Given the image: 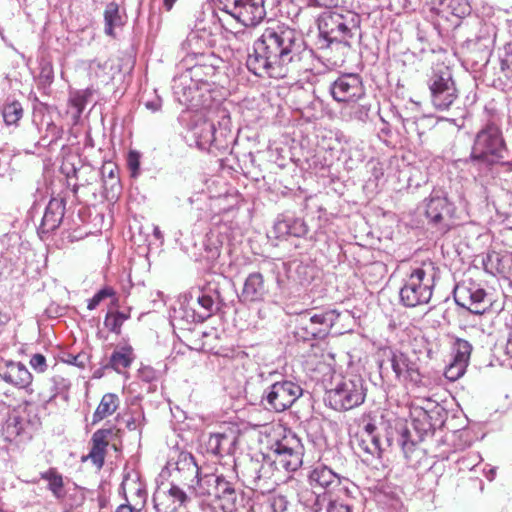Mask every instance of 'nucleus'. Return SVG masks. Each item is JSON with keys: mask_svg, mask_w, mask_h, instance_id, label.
<instances>
[{"mask_svg": "<svg viewBox=\"0 0 512 512\" xmlns=\"http://www.w3.org/2000/svg\"><path fill=\"white\" fill-rule=\"evenodd\" d=\"M126 427L131 431L137 429V419L134 416L129 417V419L126 420Z\"/></svg>", "mask_w": 512, "mask_h": 512, "instance_id": "59", "label": "nucleus"}, {"mask_svg": "<svg viewBox=\"0 0 512 512\" xmlns=\"http://www.w3.org/2000/svg\"><path fill=\"white\" fill-rule=\"evenodd\" d=\"M51 382L53 391L51 399L56 397L58 394L67 392L70 388L69 380L59 375L52 377Z\"/></svg>", "mask_w": 512, "mask_h": 512, "instance_id": "44", "label": "nucleus"}, {"mask_svg": "<svg viewBox=\"0 0 512 512\" xmlns=\"http://www.w3.org/2000/svg\"><path fill=\"white\" fill-rule=\"evenodd\" d=\"M218 67L210 61V58H203L185 72L173 79V90L179 100L190 102L193 100V92L198 89L199 84H208L217 74Z\"/></svg>", "mask_w": 512, "mask_h": 512, "instance_id": "7", "label": "nucleus"}, {"mask_svg": "<svg viewBox=\"0 0 512 512\" xmlns=\"http://www.w3.org/2000/svg\"><path fill=\"white\" fill-rule=\"evenodd\" d=\"M357 446L359 452L362 453V456L365 457L366 461L369 460V456L380 458L381 453L384 450L380 441L370 442L364 435L357 438Z\"/></svg>", "mask_w": 512, "mask_h": 512, "instance_id": "35", "label": "nucleus"}, {"mask_svg": "<svg viewBox=\"0 0 512 512\" xmlns=\"http://www.w3.org/2000/svg\"><path fill=\"white\" fill-rule=\"evenodd\" d=\"M4 432L7 438H15L19 436L23 430V422L18 416H11L4 425Z\"/></svg>", "mask_w": 512, "mask_h": 512, "instance_id": "41", "label": "nucleus"}, {"mask_svg": "<svg viewBox=\"0 0 512 512\" xmlns=\"http://www.w3.org/2000/svg\"><path fill=\"white\" fill-rule=\"evenodd\" d=\"M360 19L357 14L348 13L346 16L331 13L319 25L320 33L329 42H339L350 46L349 39L353 37V30L359 28Z\"/></svg>", "mask_w": 512, "mask_h": 512, "instance_id": "11", "label": "nucleus"}, {"mask_svg": "<svg viewBox=\"0 0 512 512\" xmlns=\"http://www.w3.org/2000/svg\"><path fill=\"white\" fill-rule=\"evenodd\" d=\"M88 101V93L87 92H77L73 96H71L69 102L71 107L75 110L73 113V118L75 120L79 119L83 110L86 107Z\"/></svg>", "mask_w": 512, "mask_h": 512, "instance_id": "40", "label": "nucleus"}, {"mask_svg": "<svg viewBox=\"0 0 512 512\" xmlns=\"http://www.w3.org/2000/svg\"><path fill=\"white\" fill-rule=\"evenodd\" d=\"M428 87L432 104L438 110L449 109L458 96L452 73L447 67L433 70Z\"/></svg>", "mask_w": 512, "mask_h": 512, "instance_id": "10", "label": "nucleus"}, {"mask_svg": "<svg viewBox=\"0 0 512 512\" xmlns=\"http://www.w3.org/2000/svg\"><path fill=\"white\" fill-rule=\"evenodd\" d=\"M190 500L184 490L176 485H171L167 490L158 488L153 496L155 508L158 512L161 509L175 512L180 508H186Z\"/></svg>", "mask_w": 512, "mask_h": 512, "instance_id": "19", "label": "nucleus"}, {"mask_svg": "<svg viewBox=\"0 0 512 512\" xmlns=\"http://www.w3.org/2000/svg\"><path fill=\"white\" fill-rule=\"evenodd\" d=\"M115 171H116V168H111L109 171H108V174H107V178L110 180L111 182V189H114L115 187H117L118 189H120V180L119 178L117 177V175L115 174Z\"/></svg>", "mask_w": 512, "mask_h": 512, "instance_id": "57", "label": "nucleus"}, {"mask_svg": "<svg viewBox=\"0 0 512 512\" xmlns=\"http://www.w3.org/2000/svg\"><path fill=\"white\" fill-rule=\"evenodd\" d=\"M111 298V304L112 306L118 305V298L116 297V291L110 287L105 286L102 289H100L89 301L87 308L89 310H94L104 299Z\"/></svg>", "mask_w": 512, "mask_h": 512, "instance_id": "37", "label": "nucleus"}, {"mask_svg": "<svg viewBox=\"0 0 512 512\" xmlns=\"http://www.w3.org/2000/svg\"><path fill=\"white\" fill-rule=\"evenodd\" d=\"M269 507L272 512H285L288 508V500L284 495H274L269 498Z\"/></svg>", "mask_w": 512, "mask_h": 512, "instance_id": "46", "label": "nucleus"}, {"mask_svg": "<svg viewBox=\"0 0 512 512\" xmlns=\"http://www.w3.org/2000/svg\"><path fill=\"white\" fill-rule=\"evenodd\" d=\"M139 377L145 382H152L157 378V375L153 368L143 367L139 370Z\"/></svg>", "mask_w": 512, "mask_h": 512, "instance_id": "55", "label": "nucleus"}, {"mask_svg": "<svg viewBox=\"0 0 512 512\" xmlns=\"http://www.w3.org/2000/svg\"><path fill=\"white\" fill-rule=\"evenodd\" d=\"M65 214V201L52 198L46 206L40 226L39 234H48L55 231L61 224Z\"/></svg>", "mask_w": 512, "mask_h": 512, "instance_id": "21", "label": "nucleus"}, {"mask_svg": "<svg viewBox=\"0 0 512 512\" xmlns=\"http://www.w3.org/2000/svg\"><path fill=\"white\" fill-rule=\"evenodd\" d=\"M386 443L388 447L399 446L407 459L411 457L415 449V442L410 439V431L404 424H399L395 427V435L387 436Z\"/></svg>", "mask_w": 512, "mask_h": 512, "instance_id": "25", "label": "nucleus"}, {"mask_svg": "<svg viewBox=\"0 0 512 512\" xmlns=\"http://www.w3.org/2000/svg\"><path fill=\"white\" fill-rule=\"evenodd\" d=\"M351 109L352 118L361 122H366L368 120L371 111L370 104L353 105Z\"/></svg>", "mask_w": 512, "mask_h": 512, "instance_id": "45", "label": "nucleus"}, {"mask_svg": "<svg viewBox=\"0 0 512 512\" xmlns=\"http://www.w3.org/2000/svg\"><path fill=\"white\" fill-rule=\"evenodd\" d=\"M377 427L373 423H367L363 428V433L361 435H364L367 437V440L370 442L374 441H380L379 436L376 434Z\"/></svg>", "mask_w": 512, "mask_h": 512, "instance_id": "53", "label": "nucleus"}, {"mask_svg": "<svg viewBox=\"0 0 512 512\" xmlns=\"http://www.w3.org/2000/svg\"><path fill=\"white\" fill-rule=\"evenodd\" d=\"M145 107L152 112H157L162 107V99L159 96H154L152 100L145 102Z\"/></svg>", "mask_w": 512, "mask_h": 512, "instance_id": "56", "label": "nucleus"}, {"mask_svg": "<svg viewBox=\"0 0 512 512\" xmlns=\"http://www.w3.org/2000/svg\"><path fill=\"white\" fill-rule=\"evenodd\" d=\"M302 395V388L289 380L271 384L263 393L261 403L265 409L283 412L290 408Z\"/></svg>", "mask_w": 512, "mask_h": 512, "instance_id": "12", "label": "nucleus"}, {"mask_svg": "<svg viewBox=\"0 0 512 512\" xmlns=\"http://www.w3.org/2000/svg\"><path fill=\"white\" fill-rule=\"evenodd\" d=\"M104 32L106 35L114 37L116 28L125 24V17L120 13L119 5L116 2H110L104 10Z\"/></svg>", "mask_w": 512, "mask_h": 512, "instance_id": "27", "label": "nucleus"}, {"mask_svg": "<svg viewBox=\"0 0 512 512\" xmlns=\"http://www.w3.org/2000/svg\"><path fill=\"white\" fill-rule=\"evenodd\" d=\"M128 318L129 315L121 311L108 312L105 316L104 325L109 331L119 335L124 321Z\"/></svg>", "mask_w": 512, "mask_h": 512, "instance_id": "36", "label": "nucleus"}, {"mask_svg": "<svg viewBox=\"0 0 512 512\" xmlns=\"http://www.w3.org/2000/svg\"><path fill=\"white\" fill-rule=\"evenodd\" d=\"M330 92L337 102H351L362 98L365 89L358 74H343L331 84Z\"/></svg>", "mask_w": 512, "mask_h": 512, "instance_id": "17", "label": "nucleus"}, {"mask_svg": "<svg viewBox=\"0 0 512 512\" xmlns=\"http://www.w3.org/2000/svg\"><path fill=\"white\" fill-rule=\"evenodd\" d=\"M48 130H50L53 133L54 138L52 140H50V142H49V143H52L54 140H56L59 137L60 131H59L58 127L53 123H50L48 125Z\"/></svg>", "mask_w": 512, "mask_h": 512, "instance_id": "60", "label": "nucleus"}, {"mask_svg": "<svg viewBox=\"0 0 512 512\" xmlns=\"http://www.w3.org/2000/svg\"><path fill=\"white\" fill-rule=\"evenodd\" d=\"M215 490H216V504L213 506L214 510L221 509L222 512H234L236 507L235 501V489L231 483L228 482L223 476H216L215 478Z\"/></svg>", "mask_w": 512, "mask_h": 512, "instance_id": "22", "label": "nucleus"}, {"mask_svg": "<svg viewBox=\"0 0 512 512\" xmlns=\"http://www.w3.org/2000/svg\"><path fill=\"white\" fill-rule=\"evenodd\" d=\"M119 406V398L114 393H106L103 395L98 407L93 414L92 423L95 424L104 418L112 415Z\"/></svg>", "mask_w": 512, "mask_h": 512, "instance_id": "29", "label": "nucleus"}, {"mask_svg": "<svg viewBox=\"0 0 512 512\" xmlns=\"http://www.w3.org/2000/svg\"><path fill=\"white\" fill-rule=\"evenodd\" d=\"M467 366L464 363L452 360L446 367L444 375L449 381H457L465 374Z\"/></svg>", "mask_w": 512, "mask_h": 512, "instance_id": "42", "label": "nucleus"}, {"mask_svg": "<svg viewBox=\"0 0 512 512\" xmlns=\"http://www.w3.org/2000/svg\"><path fill=\"white\" fill-rule=\"evenodd\" d=\"M317 7H330L336 4V0H311Z\"/></svg>", "mask_w": 512, "mask_h": 512, "instance_id": "58", "label": "nucleus"}, {"mask_svg": "<svg viewBox=\"0 0 512 512\" xmlns=\"http://www.w3.org/2000/svg\"><path fill=\"white\" fill-rule=\"evenodd\" d=\"M388 361L398 381H409L419 384L422 380L420 358L415 352L404 353L400 350H390Z\"/></svg>", "mask_w": 512, "mask_h": 512, "instance_id": "15", "label": "nucleus"}, {"mask_svg": "<svg viewBox=\"0 0 512 512\" xmlns=\"http://www.w3.org/2000/svg\"><path fill=\"white\" fill-rule=\"evenodd\" d=\"M133 358V350L131 347H121L112 353L109 366L115 371L121 372L122 369H126L131 365Z\"/></svg>", "mask_w": 512, "mask_h": 512, "instance_id": "32", "label": "nucleus"}, {"mask_svg": "<svg viewBox=\"0 0 512 512\" xmlns=\"http://www.w3.org/2000/svg\"><path fill=\"white\" fill-rule=\"evenodd\" d=\"M30 365L37 372H44L47 368L46 358L42 354H34L30 359Z\"/></svg>", "mask_w": 512, "mask_h": 512, "instance_id": "51", "label": "nucleus"}, {"mask_svg": "<svg viewBox=\"0 0 512 512\" xmlns=\"http://www.w3.org/2000/svg\"><path fill=\"white\" fill-rule=\"evenodd\" d=\"M136 497L138 499L137 502L135 503H128V504H123V505H120L116 512H120L121 509L123 508H128L129 509V512H141V510L143 509L144 507V503L146 501V497H147V493L145 490H142V489H137V492H136Z\"/></svg>", "mask_w": 512, "mask_h": 512, "instance_id": "43", "label": "nucleus"}, {"mask_svg": "<svg viewBox=\"0 0 512 512\" xmlns=\"http://www.w3.org/2000/svg\"><path fill=\"white\" fill-rule=\"evenodd\" d=\"M506 144L502 131L494 122H488L476 134L470 161L479 170H489L497 164H504Z\"/></svg>", "mask_w": 512, "mask_h": 512, "instance_id": "3", "label": "nucleus"}, {"mask_svg": "<svg viewBox=\"0 0 512 512\" xmlns=\"http://www.w3.org/2000/svg\"><path fill=\"white\" fill-rule=\"evenodd\" d=\"M176 0H163V5L167 11H170Z\"/></svg>", "mask_w": 512, "mask_h": 512, "instance_id": "63", "label": "nucleus"}, {"mask_svg": "<svg viewBox=\"0 0 512 512\" xmlns=\"http://www.w3.org/2000/svg\"><path fill=\"white\" fill-rule=\"evenodd\" d=\"M472 349L473 347L469 341L456 337L452 344L453 360L468 365Z\"/></svg>", "mask_w": 512, "mask_h": 512, "instance_id": "34", "label": "nucleus"}, {"mask_svg": "<svg viewBox=\"0 0 512 512\" xmlns=\"http://www.w3.org/2000/svg\"><path fill=\"white\" fill-rule=\"evenodd\" d=\"M87 360H88V358L85 354H78V355L69 354L65 361L71 365H74V366H77L80 368H84Z\"/></svg>", "mask_w": 512, "mask_h": 512, "instance_id": "54", "label": "nucleus"}, {"mask_svg": "<svg viewBox=\"0 0 512 512\" xmlns=\"http://www.w3.org/2000/svg\"><path fill=\"white\" fill-rule=\"evenodd\" d=\"M274 231L278 238L285 236L304 237L308 233V226L301 218L285 217L275 222Z\"/></svg>", "mask_w": 512, "mask_h": 512, "instance_id": "24", "label": "nucleus"}, {"mask_svg": "<svg viewBox=\"0 0 512 512\" xmlns=\"http://www.w3.org/2000/svg\"><path fill=\"white\" fill-rule=\"evenodd\" d=\"M414 429L417 430L420 436L428 435L433 431V425L429 421V415L426 411H420L417 418L413 419Z\"/></svg>", "mask_w": 512, "mask_h": 512, "instance_id": "39", "label": "nucleus"}, {"mask_svg": "<svg viewBox=\"0 0 512 512\" xmlns=\"http://www.w3.org/2000/svg\"><path fill=\"white\" fill-rule=\"evenodd\" d=\"M402 124L406 134L410 138L416 136L418 141L422 143L427 130L432 126V120L427 116H421L419 118L412 117L403 119Z\"/></svg>", "mask_w": 512, "mask_h": 512, "instance_id": "26", "label": "nucleus"}, {"mask_svg": "<svg viewBox=\"0 0 512 512\" xmlns=\"http://www.w3.org/2000/svg\"><path fill=\"white\" fill-rule=\"evenodd\" d=\"M269 287L261 272L255 271L245 278L241 292L238 294L240 303L245 305L264 302L268 297Z\"/></svg>", "mask_w": 512, "mask_h": 512, "instance_id": "18", "label": "nucleus"}, {"mask_svg": "<svg viewBox=\"0 0 512 512\" xmlns=\"http://www.w3.org/2000/svg\"><path fill=\"white\" fill-rule=\"evenodd\" d=\"M113 435L112 428L99 429L92 435V447L88 457L91 459L93 464L101 468L104 464V458L106 454V448L109 444V439Z\"/></svg>", "mask_w": 512, "mask_h": 512, "instance_id": "23", "label": "nucleus"}, {"mask_svg": "<svg viewBox=\"0 0 512 512\" xmlns=\"http://www.w3.org/2000/svg\"><path fill=\"white\" fill-rule=\"evenodd\" d=\"M127 165L131 171V176L136 177L140 169V154L136 151H130L127 158Z\"/></svg>", "mask_w": 512, "mask_h": 512, "instance_id": "48", "label": "nucleus"}, {"mask_svg": "<svg viewBox=\"0 0 512 512\" xmlns=\"http://www.w3.org/2000/svg\"><path fill=\"white\" fill-rule=\"evenodd\" d=\"M205 246V257L209 261H215L220 256V245L218 244V241H214L211 238H208Z\"/></svg>", "mask_w": 512, "mask_h": 512, "instance_id": "47", "label": "nucleus"}, {"mask_svg": "<svg viewBox=\"0 0 512 512\" xmlns=\"http://www.w3.org/2000/svg\"><path fill=\"white\" fill-rule=\"evenodd\" d=\"M304 447L299 437L287 433L271 445L270 453L266 456L272 468L285 472H294L303 462Z\"/></svg>", "mask_w": 512, "mask_h": 512, "instance_id": "6", "label": "nucleus"}, {"mask_svg": "<svg viewBox=\"0 0 512 512\" xmlns=\"http://www.w3.org/2000/svg\"><path fill=\"white\" fill-rule=\"evenodd\" d=\"M453 298L458 306L475 315L484 314L489 307L485 289L471 278L462 280L455 286Z\"/></svg>", "mask_w": 512, "mask_h": 512, "instance_id": "13", "label": "nucleus"}, {"mask_svg": "<svg viewBox=\"0 0 512 512\" xmlns=\"http://www.w3.org/2000/svg\"><path fill=\"white\" fill-rule=\"evenodd\" d=\"M313 62V50L296 29L272 23L253 43L246 66L256 76L280 79L312 70Z\"/></svg>", "mask_w": 512, "mask_h": 512, "instance_id": "1", "label": "nucleus"}, {"mask_svg": "<svg viewBox=\"0 0 512 512\" xmlns=\"http://www.w3.org/2000/svg\"><path fill=\"white\" fill-rule=\"evenodd\" d=\"M428 224L440 235L446 234L454 225L455 207L442 191H433L423 202Z\"/></svg>", "mask_w": 512, "mask_h": 512, "instance_id": "9", "label": "nucleus"}, {"mask_svg": "<svg viewBox=\"0 0 512 512\" xmlns=\"http://www.w3.org/2000/svg\"><path fill=\"white\" fill-rule=\"evenodd\" d=\"M215 132V127L211 123H204L200 127L199 133H195L196 144L199 147V149L210 151L211 146L216 141Z\"/></svg>", "mask_w": 512, "mask_h": 512, "instance_id": "33", "label": "nucleus"}, {"mask_svg": "<svg viewBox=\"0 0 512 512\" xmlns=\"http://www.w3.org/2000/svg\"><path fill=\"white\" fill-rule=\"evenodd\" d=\"M198 304L204 308L207 312L206 317H209L212 314L214 307V300L211 296L202 294L197 297Z\"/></svg>", "mask_w": 512, "mask_h": 512, "instance_id": "52", "label": "nucleus"}, {"mask_svg": "<svg viewBox=\"0 0 512 512\" xmlns=\"http://www.w3.org/2000/svg\"><path fill=\"white\" fill-rule=\"evenodd\" d=\"M179 464H183L187 466L188 470H191L193 473H195V476L198 477L199 475V467L195 461V458L190 453H182L180 455Z\"/></svg>", "mask_w": 512, "mask_h": 512, "instance_id": "49", "label": "nucleus"}, {"mask_svg": "<svg viewBox=\"0 0 512 512\" xmlns=\"http://www.w3.org/2000/svg\"><path fill=\"white\" fill-rule=\"evenodd\" d=\"M0 377L18 388H26L32 382V374L21 362L5 360L0 363Z\"/></svg>", "mask_w": 512, "mask_h": 512, "instance_id": "20", "label": "nucleus"}, {"mask_svg": "<svg viewBox=\"0 0 512 512\" xmlns=\"http://www.w3.org/2000/svg\"><path fill=\"white\" fill-rule=\"evenodd\" d=\"M243 483L253 490H269V481L274 476V469L267 457L263 461L250 459L241 469Z\"/></svg>", "mask_w": 512, "mask_h": 512, "instance_id": "16", "label": "nucleus"}, {"mask_svg": "<svg viewBox=\"0 0 512 512\" xmlns=\"http://www.w3.org/2000/svg\"><path fill=\"white\" fill-rule=\"evenodd\" d=\"M153 234L154 236L157 238V239H162L163 238V235H162V232L160 231L159 227L158 226H155L154 229H153Z\"/></svg>", "mask_w": 512, "mask_h": 512, "instance_id": "64", "label": "nucleus"}, {"mask_svg": "<svg viewBox=\"0 0 512 512\" xmlns=\"http://www.w3.org/2000/svg\"><path fill=\"white\" fill-rule=\"evenodd\" d=\"M233 440L224 433H214L209 436L207 450L216 456L230 453Z\"/></svg>", "mask_w": 512, "mask_h": 512, "instance_id": "31", "label": "nucleus"}, {"mask_svg": "<svg viewBox=\"0 0 512 512\" xmlns=\"http://www.w3.org/2000/svg\"><path fill=\"white\" fill-rule=\"evenodd\" d=\"M39 69V84L43 87L49 86L54 79V70L52 64L49 61L42 59L39 63Z\"/></svg>", "mask_w": 512, "mask_h": 512, "instance_id": "38", "label": "nucleus"}, {"mask_svg": "<svg viewBox=\"0 0 512 512\" xmlns=\"http://www.w3.org/2000/svg\"><path fill=\"white\" fill-rule=\"evenodd\" d=\"M469 10L467 5L460 7L459 9L453 8L452 13L456 16H460L461 14H465Z\"/></svg>", "mask_w": 512, "mask_h": 512, "instance_id": "62", "label": "nucleus"}, {"mask_svg": "<svg viewBox=\"0 0 512 512\" xmlns=\"http://www.w3.org/2000/svg\"><path fill=\"white\" fill-rule=\"evenodd\" d=\"M22 104L14 98L8 97L1 106V114L6 125H18L23 117Z\"/></svg>", "mask_w": 512, "mask_h": 512, "instance_id": "28", "label": "nucleus"}, {"mask_svg": "<svg viewBox=\"0 0 512 512\" xmlns=\"http://www.w3.org/2000/svg\"><path fill=\"white\" fill-rule=\"evenodd\" d=\"M40 478L47 482L48 490L57 499L64 497V481L62 475L56 468H49L48 470L40 473Z\"/></svg>", "mask_w": 512, "mask_h": 512, "instance_id": "30", "label": "nucleus"}, {"mask_svg": "<svg viewBox=\"0 0 512 512\" xmlns=\"http://www.w3.org/2000/svg\"><path fill=\"white\" fill-rule=\"evenodd\" d=\"M433 270L432 264H424L422 267L415 268L405 279L400 289V301L409 308L427 304L433 293L434 274L429 272Z\"/></svg>", "mask_w": 512, "mask_h": 512, "instance_id": "5", "label": "nucleus"}, {"mask_svg": "<svg viewBox=\"0 0 512 512\" xmlns=\"http://www.w3.org/2000/svg\"><path fill=\"white\" fill-rule=\"evenodd\" d=\"M269 266H270V271L273 274H275V281H276L277 287L280 290L284 289L285 281L281 277L280 272H281V270L285 269L286 264L285 263H280V264H278V263H269Z\"/></svg>", "mask_w": 512, "mask_h": 512, "instance_id": "50", "label": "nucleus"}, {"mask_svg": "<svg viewBox=\"0 0 512 512\" xmlns=\"http://www.w3.org/2000/svg\"><path fill=\"white\" fill-rule=\"evenodd\" d=\"M342 317L349 319L350 312L348 310L341 312L337 309L313 315L308 311L302 312L295 327V338L303 342L325 339Z\"/></svg>", "mask_w": 512, "mask_h": 512, "instance_id": "4", "label": "nucleus"}, {"mask_svg": "<svg viewBox=\"0 0 512 512\" xmlns=\"http://www.w3.org/2000/svg\"><path fill=\"white\" fill-rule=\"evenodd\" d=\"M366 397L364 380L359 376L343 378L326 391L325 403L336 411H348L360 406Z\"/></svg>", "mask_w": 512, "mask_h": 512, "instance_id": "8", "label": "nucleus"}, {"mask_svg": "<svg viewBox=\"0 0 512 512\" xmlns=\"http://www.w3.org/2000/svg\"><path fill=\"white\" fill-rule=\"evenodd\" d=\"M307 477L311 487L321 488L326 492L322 495L309 489L299 492V502L304 509H308L310 512H321L323 509L326 512H339L341 509H345L346 512H350L348 505H344L330 495V491L341 485L342 479H344L341 475L334 472L330 467L317 463L311 468Z\"/></svg>", "mask_w": 512, "mask_h": 512, "instance_id": "2", "label": "nucleus"}, {"mask_svg": "<svg viewBox=\"0 0 512 512\" xmlns=\"http://www.w3.org/2000/svg\"><path fill=\"white\" fill-rule=\"evenodd\" d=\"M221 10L230 14L242 25L256 26L266 16L265 0H217Z\"/></svg>", "mask_w": 512, "mask_h": 512, "instance_id": "14", "label": "nucleus"}, {"mask_svg": "<svg viewBox=\"0 0 512 512\" xmlns=\"http://www.w3.org/2000/svg\"><path fill=\"white\" fill-rule=\"evenodd\" d=\"M506 353L512 358V327L506 345Z\"/></svg>", "mask_w": 512, "mask_h": 512, "instance_id": "61", "label": "nucleus"}]
</instances>
